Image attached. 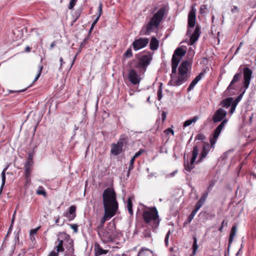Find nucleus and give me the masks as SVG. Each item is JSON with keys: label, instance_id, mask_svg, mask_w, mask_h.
I'll return each instance as SVG.
<instances>
[{"label": "nucleus", "instance_id": "1", "mask_svg": "<svg viewBox=\"0 0 256 256\" xmlns=\"http://www.w3.org/2000/svg\"><path fill=\"white\" fill-rule=\"evenodd\" d=\"M104 215L99 222L104 225L105 222L116 215L118 204L116 199V194L112 188H106L102 194Z\"/></svg>", "mask_w": 256, "mask_h": 256}, {"label": "nucleus", "instance_id": "2", "mask_svg": "<svg viewBox=\"0 0 256 256\" xmlns=\"http://www.w3.org/2000/svg\"><path fill=\"white\" fill-rule=\"evenodd\" d=\"M192 64L188 60L182 62L178 69V76L170 74V80L168 85L178 86L186 82L188 78V72L191 69Z\"/></svg>", "mask_w": 256, "mask_h": 256}, {"label": "nucleus", "instance_id": "3", "mask_svg": "<svg viewBox=\"0 0 256 256\" xmlns=\"http://www.w3.org/2000/svg\"><path fill=\"white\" fill-rule=\"evenodd\" d=\"M228 120L226 119L224 120L216 128L214 133L210 137V144L208 142H204L202 148V150L200 154V160H202L206 158L208 154L210 148H214L218 138L221 133V132L225 125L228 122Z\"/></svg>", "mask_w": 256, "mask_h": 256}, {"label": "nucleus", "instance_id": "4", "mask_svg": "<svg viewBox=\"0 0 256 256\" xmlns=\"http://www.w3.org/2000/svg\"><path fill=\"white\" fill-rule=\"evenodd\" d=\"M166 7L162 6L150 18L149 22L144 26L141 30L142 34L149 35L152 32H154L160 25L163 18L166 14Z\"/></svg>", "mask_w": 256, "mask_h": 256}, {"label": "nucleus", "instance_id": "5", "mask_svg": "<svg viewBox=\"0 0 256 256\" xmlns=\"http://www.w3.org/2000/svg\"><path fill=\"white\" fill-rule=\"evenodd\" d=\"M196 10L192 9L188 14V24L186 34L190 36V44L193 45L198 39L200 34V28L197 25L194 32L191 34L190 28H194L196 24Z\"/></svg>", "mask_w": 256, "mask_h": 256}, {"label": "nucleus", "instance_id": "6", "mask_svg": "<svg viewBox=\"0 0 256 256\" xmlns=\"http://www.w3.org/2000/svg\"><path fill=\"white\" fill-rule=\"evenodd\" d=\"M142 217L144 222L153 230H156L161 220L158 216V211L155 206L148 208L142 212Z\"/></svg>", "mask_w": 256, "mask_h": 256}, {"label": "nucleus", "instance_id": "7", "mask_svg": "<svg viewBox=\"0 0 256 256\" xmlns=\"http://www.w3.org/2000/svg\"><path fill=\"white\" fill-rule=\"evenodd\" d=\"M98 235L104 244L113 242L116 236L114 228H106L102 230H99L98 232Z\"/></svg>", "mask_w": 256, "mask_h": 256}, {"label": "nucleus", "instance_id": "8", "mask_svg": "<svg viewBox=\"0 0 256 256\" xmlns=\"http://www.w3.org/2000/svg\"><path fill=\"white\" fill-rule=\"evenodd\" d=\"M152 60V56L150 52H148L140 54L136 64L138 68H146L150 64Z\"/></svg>", "mask_w": 256, "mask_h": 256}, {"label": "nucleus", "instance_id": "9", "mask_svg": "<svg viewBox=\"0 0 256 256\" xmlns=\"http://www.w3.org/2000/svg\"><path fill=\"white\" fill-rule=\"evenodd\" d=\"M198 146H195L193 148L192 152V158H191L190 162H189L188 161L184 162V168L188 172H190L192 169L194 168V164L197 158L198 154Z\"/></svg>", "mask_w": 256, "mask_h": 256}, {"label": "nucleus", "instance_id": "10", "mask_svg": "<svg viewBox=\"0 0 256 256\" xmlns=\"http://www.w3.org/2000/svg\"><path fill=\"white\" fill-rule=\"evenodd\" d=\"M149 42L148 38H140L135 39L132 43V48L135 51H137L146 47Z\"/></svg>", "mask_w": 256, "mask_h": 256}, {"label": "nucleus", "instance_id": "11", "mask_svg": "<svg viewBox=\"0 0 256 256\" xmlns=\"http://www.w3.org/2000/svg\"><path fill=\"white\" fill-rule=\"evenodd\" d=\"M244 74L243 88L246 90L250 85L252 76V70L248 67H245L242 70Z\"/></svg>", "mask_w": 256, "mask_h": 256}, {"label": "nucleus", "instance_id": "12", "mask_svg": "<svg viewBox=\"0 0 256 256\" xmlns=\"http://www.w3.org/2000/svg\"><path fill=\"white\" fill-rule=\"evenodd\" d=\"M226 112L222 108H220L216 111L212 118V120L214 123L220 122L226 119ZM228 120V119L226 118Z\"/></svg>", "mask_w": 256, "mask_h": 256}, {"label": "nucleus", "instance_id": "13", "mask_svg": "<svg viewBox=\"0 0 256 256\" xmlns=\"http://www.w3.org/2000/svg\"><path fill=\"white\" fill-rule=\"evenodd\" d=\"M128 78L130 82L134 85L138 84L141 80L137 72L133 69L129 70Z\"/></svg>", "mask_w": 256, "mask_h": 256}, {"label": "nucleus", "instance_id": "14", "mask_svg": "<svg viewBox=\"0 0 256 256\" xmlns=\"http://www.w3.org/2000/svg\"><path fill=\"white\" fill-rule=\"evenodd\" d=\"M122 142L118 141L116 144H113L112 145L111 153L114 156L119 154L122 152Z\"/></svg>", "mask_w": 256, "mask_h": 256}, {"label": "nucleus", "instance_id": "15", "mask_svg": "<svg viewBox=\"0 0 256 256\" xmlns=\"http://www.w3.org/2000/svg\"><path fill=\"white\" fill-rule=\"evenodd\" d=\"M76 206H72L69 208L68 212L64 214V216L66 217L70 220H73L76 216Z\"/></svg>", "mask_w": 256, "mask_h": 256}, {"label": "nucleus", "instance_id": "16", "mask_svg": "<svg viewBox=\"0 0 256 256\" xmlns=\"http://www.w3.org/2000/svg\"><path fill=\"white\" fill-rule=\"evenodd\" d=\"M94 251L95 256H100L102 254H106L108 252V250H104L101 248L100 244L97 242L94 244Z\"/></svg>", "mask_w": 256, "mask_h": 256}, {"label": "nucleus", "instance_id": "17", "mask_svg": "<svg viewBox=\"0 0 256 256\" xmlns=\"http://www.w3.org/2000/svg\"><path fill=\"white\" fill-rule=\"evenodd\" d=\"M242 70H241L240 72L236 73L234 76L232 80L230 85L228 86L227 88V90H234V88L233 86V84L238 82L240 78H242Z\"/></svg>", "mask_w": 256, "mask_h": 256}, {"label": "nucleus", "instance_id": "18", "mask_svg": "<svg viewBox=\"0 0 256 256\" xmlns=\"http://www.w3.org/2000/svg\"><path fill=\"white\" fill-rule=\"evenodd\" d=\"M203 75L204 73L200 72L192 80L187 89L188 92H190L194 89L195 86L201 80Z\"/></svg>", "mask_w": 256, "mask_h": 256}, {"label": "nucleus", "instance_id": "19", "mask_svg": "<svg viewBox=\"0 0 256 256\" xmlns=\"http://www.w3.org/2000/svg\"><path fill=\"white\" fill-rule=\"evenodd\" d=\"M158 46L159 41L154 36L152 37L150 44V49L152 50H156L158 48Z\"/></svg>", "mask_w": 256, "mask_h": 256}, {"label": "nucleus", "instance_id": "20", "mask_svg": "<svg viewBox=\"0 0 256 256\" xmlns=\"http://www.w3.org/2000/svg\"><path fill=\"white\" fill-rule=\"evenodd\" d=\"M98 16H96V18L94 20V21L92 22V23L91 25V26H90V32H91L94 29L95 25L96 24L99 20V18L102 14V3H100L99 4V6L98 7Z\"/></svg>", "mask_w": 256, "mask_h": 256}, {"label": "nucleus", "instance_id": "21", "mask_svg": "<svg viewBox=\"0 0 256 256\" xmlns=\"http://www.w3.org/2000/svg\"><path fill=\"white\" fill-rule=\"evenodd\" d=\"M32 164V163L29 162H26L24 164V175H26L28 178V174H30Z\"/></svg>", "mask_w": 256, "mask_h": 256}, {"label": "nucleus", "instance_id": "22", "mask_svg": "<svg viewBox=\"0 0 256 256\" xmlns=\"http://www.w3.org/2000/svg\"><path fill=\"white\" fill-rule=\"evenodd\" d=\"M8 166H6L3 170L2 171V174H1V175H2V185H1V186L0 188V194H1L2 193V188H3V187L4 186V184L6 183V170H8Z\"/></svg>", "mask_w": 256, "mask_h": 256}, {"label": "nucleus", "instance_id": "23", "mask_svg": "<svg viewBox=\"0 0 256 256\" xmlns=\"http://www.w3.org/2000/svg\"><path fill=\"white\" fill-rule=\"evenodd\" d=\"M232 100L233 98L232 97H230L222 100L220 104L222 107L228 108L231 106Z\"/></svg>", "mask_w": 256, "mask_h": 256}, {"label": "nucleus", "instance_id": "24", "mask_svg": "<svg viewBox=\"0 0 256 256\" xmlns=\"http://www.w3.org/2000/svg\"><path fill=\"white\" fill-rule=\"evenodd\" d=\"M186 54V50L182 48H178L174 52L173 55L176 56L180 58L184 56Z\"/></svg>", "mask_w": 256, "mask_h": 256}, {"label": "nucleus", "instance_id": "25", "mask_svg": "<svg viewBox=\"0 0 256 256\" xmlns=\"http://www.w3.org/2000/svg\"><path fill=\"white\" fill-rule=\"evenodd\" d=\"M199 118L197 116H194L192 119L187 120L183 124V127L186 128L190 126L192 123H195Z\"/></svg>", "mask_w": 256, "mask_h": 256}, {"label": "nucleus", "instance_id": "26", "mask_svg": "<svg viewBox=\"0 0 256 256\" xmlns=\"http://www.w3.org/2000/svg\"><path fill=\"white\" fill-rule=\"evenodd\" d=\"M236 228H237L236 226H233L231 228L230 237L228 239L229 244H230L233 241L234 238L236 234Z\"/></svg>", "mask_w": 256, "mask_h": 256}, {"label": "nucleus", "instance_id": "27", "mask_svg": "<svg viewBox=\"0 0 256 256\" xmlns=\"http://www.w3.org/2000/svg\"><path fill=\"white\" fill-rule=\"evenodd\" d=\"M62 236H60V237L58 238V245L56 246V250L58 252H64V248H63V240H61L60 239V237Z\"/></svg>", "mask_w": 256, "mask_h": 256}, {"label": "nucleus", "instance_id": "28", "mask_svg": "<svg viewBox=\"0 0 256 256\" xmlns=\"http://www.w3.org/2000/svg\"><path fill=\"white\" fill-rule=\"evenodd\" d=\"M36 193L38 195H42L44 197L46 196V192L44 188L42 186H38Z\"/></svg>", "mask_w": 256, "mask_h": 256}, {"label": "nucleus", "instance_id": "29", "mask_svg": "<svg viewBox=\"0 0 256 256\" xmlns=\"http://www.w3.org/2000/svg\"><path fill=\"white\" fill-rule=\"evenodd\" d=\"M127 208L128 212V213L130 215H132L133 211H132V201L130 198H128L127 202Z\"/></svg>", "mask_w": 256, "mask_h": 256}, {"label": "nucleus", "instance_id": "30", "mask_svg": "<svg viewBox=\"0 0 256 256\" xmlns=\"http://www.w3.org/2000/svg\"><path fill=\"white\" fill-rule=\"evenodd\" d=\"M192 238H193V244H192V251H193V254H195V252H196L198 248V246L197 244V239H196V238L195 236H193L192 237Z\"/></svg>", "mask_w": 256, "mask_h": 256}, {"label": "nucleus", "instance_id": "31", "mask_svg": "<svg viewBox=\"0 0 256 256\" xmlns=\"http://www.w3.org/2000/svg\"><path fill=\"white\" fill-rule=\"evenodd\" d=\"M197 212H198V211L196 210H194L192 212L191 214L188 216V219L186 220L187 224H189L192 222V220L194 218V216H195V215L196 214Z\"/></svg>", "mask_w": 256, "mask_h": 256}, {"label": "nucleus", "instance_id": "32", "mask_svg": "<svg viewBox=\"0 0 256 256\" xmlns=\"http://www.w3.org/2000/svg\"><path fill=\"white\" fill-rule=\"evenodd\" d=\"M180 60V58L173 55L172 59V64L178 66Z\"/></svg>", "mask_w": 256, "mask_h": 256}, {"label": "nucleus", "instance_id": "33", "mask_svg": "<svg viewBox=\"0 0 256 256\" xmlns=\"http://www.w3.org/2000/svg\"><path fill=\"white\" fill-rule=\"evenodd\" d=\"M82 12V8H79L74 13V16L75 18L74 22H76L80 16Z\"/></svg>", "mask_w": 256, "mask_h": 256}, {"label": "nucleus", "instance_id": "34", "mask_svg": "<svg viewBox=\"0 0 256 256\" xmlns=\"http://www.w3.org/2000/svg\"><path fill=\"white\" fill-rule=\"evenodd\" d=\"M124 56L126 58H131L132 56V52L130 48L127 49L126 52L124 54Z\"/></svg>", "mask_w": 256, "mask_h": 256}, {"label": "nucleus", "instance_id": "35", "mask_svg": "<svg viewBox=\"0 0 256 256\" xmlns=\"http://www.w3.org/2000/svg\"><path fill=\"white\" fill-rule=\"evenodd\" d=\"M208 192H206L204 193L198 200L200 202H201L202 204H204L208 196Z\"/></svg>", "mask_w": 256, "mask_h": 256}, {"label": "nucleus", "instance_id": "36", "mask_svg": "<svg viewBox=\"0 0 256 256\" xmlns=\"http://www.w3.org/2000/svg\"><path fill=\"white\" fill-rule=\"evenodd\" d=\"M208 192H206L204 193L198 200L200 202H201L202 204H204L208 196Z\"/></svg>", "mask_w": 256, "mask_h": 256}, {"label": "nucleus", "instance_id": "37", "mask_svg": "<svg viewBox=\"0 0 256 256\" xmlns=\"http://www.w3.org/2000/svg\"><path fill=\"white\" fill-rule=\"evenodd\" d=\"M206 139V136L202 134H198L195 138V140H199L203 141Z\"/></svg>", "mask_w": 256, "mask_h": 256}, {"label": "nucleus", "instance_id": "38", "mask_svg": "<svg viewBox=\"0 0 256 256\" xmlns=\"http://www.w3.org/2000/svg\"><path fill=\"white\" fill-rule=\"evenodd\" d=\"M244 89L243 91L238 95V96L234 100L237 102H239L243 97L244 94L245 93L246 90L245 88H242Z\"/></svg>", "mask_w": 256, "mask_h": 256}, {"label": "nucleus", "instance_id": "39", "mask_svg": "<svg viewBox=\"0 0 256 256\" xmlns=\"http://www.w3.org/2000/svg\"><path fill=\"white\" fill-rule=\"evenodd\" d=\"M78 0H70L69 5L68 6V9L72 10L75 6Z\"/></svg>", "mask_w": 256, "mask_h": 256}, {"label": "nucleus", "instance_id": "40", "mask_svg": "<svg viewBox=\"0 0 256 256\" xmlns=\"http://www.w3.org/2000/svg\"><path fill=\"white\" fill-rule=\"evenodd\" d=\"M42 69H43V66H39L38 72L37 74V75L36 76V78H34V82H36L39 78L40 77V76L41 75V73H42Z\"/></svg>", "mask_w": 256, "mask_h": 256}, {"label": "nucleus", "instance_id": "41", "mask_svg": "<svg viewBox=\"0 0 256 256\" xmlns=\"http://www.w3.org/2000/svg\"><path fill=\"white\" fill-rule=\"evenodd\" d=\"M135 159L132 158L130 160V165L128 166V172L134 168V162ZM129 173H128V174Z\"/></svg>", "mask_w": 256, "mask_h": 256}, {"label": "nucleus", "instance_id": "42", "mask_svg": "<svg viewBox=\"0 0 256 256\" xmlns=\"http://www.w3.org/2000/svg\"><path fill=\"white\" fill-rule=\"evenodd\" d=\"M144 149H140L138 152H136L135 154L132 157L134 158L136 160L138 156L141 155L143 152H144Z\"/></svg>", "mask_w": 256, "mask_h": 256}, {"label": "nucleus", "instance_id": "43", "mask_svg": "<svg viewBox=\"0 0 256 256\" xmlns=\"http://www.w3.org/2000/svg\"><path fill=\"white\" fill-rule=\"evenodd\" d=\"M170 230H168V232L167 234H166V237L164 238V243H165L166 246H168V238H169V236H170Z\"/></svg>", "mask_w": 256, "mask_h": 256}, {"label": "nucleus", "instance_id": "44", "mask_svg": "<svg viewBox=\"0 0 256 256\" xmlns=\"http://www.w3.org/2000/svg\"><path fill=\"white\" fill-rule=\"evenodd\" d=\"M203 205L202 204L201 202H200L199 200L196 203L194 206V208L196 210L198 211V210Z\"/></svg>", "mask_w": 256, "mask_h": 256}, {"label": "nucleus", "instance_id": "45", "mask_svg": "<svg viewBox=\"0 0 256 256\" xmlns=\"http://www.w3.org/2000/svg\"><path fill=\"white\" fill-rule=\"evenodd\" d=\"M178 66L172 64V75L176 76V72Z\"/></svg>", "mask_w": 256, "mask_h": 256}, {"label": "nucleus", "instance_id": "46", "mask_svg": "<svg viewBox=\"0 0 256 256\" xmlns=\"http://www.w3.org/2000/svg\"><path fill=\"white\" fill-rule=\"evenodd\" d=\"M207 10L206 6V5H202L200 8V12L201 14H204L206 12V10Z\"/></svg>", "mask_w": 256, "mask_h": 256}, {"label": "nucleus", "instance_id": "47", "mask_svg": "<svg viewBox=\"0 0 256 256\" xmlns=\"http://www.w3.org/2000/svg\"><path fill=\"white\" fill-rule=\"evenodd\" d=\"M214 182H212V181H210V182L209 185H208V187L207 188V190L208 191L206 192H208V193L209 192H210L212 190V188L214 187Z\"/></svg>", "mask_w": 256, "mask_h": 256}, {"label": "nucleus", "instance_id": "48", "mask_svg": "<svg viewBox=\"0 0 256 256\" xmlns=\"http://www.w3.org/2000/svg\"><path fill=\"white\" fill-rule=\"evenodd\" d=\"M33 156H34V154L32 153H29L28 154V158H27L26 162H31L33 164V160H32Z\"/></svg>", "mask_w": 256, "mask_h": 256}, {"label": "nucleus", "instance_id": "49", "mask_svg": "<svg viewBox=\"0 0 256 256\" xmlns=\"http://www.w3.org/2000/svg\"><path fill=\"white\" fill-rule=\"evenodd\" d=\"M103 227H104V225L102 224L100 222H98L96 226L97 232H98L99 230L100 231V230H104L105 228H104Z\"/></svg>", "mask_w": 256, "mask_h": 256}, {"label": "nucleus", "instance_id": "50", "mask_svg": "<svg viewBox=\"0 0 256 256\" xmlns=\"http://www.w3.org/2000/svg\"><path fill=\"white\" fill-rule=\"evenodd\" d=\"M162 98V89L160 88L158 91V100H160Z\"/></svg>", "mask_w": 256, "mask_h": 256}, {"label": "nucleus", "instance_id": "51", "mask_svg": "<svg viewBox=\"0 0 256 256\" xmlns=\"http://www.w3.org/2000/svg\"><path fill=\"white\" fill-rule=\"evenodd\" d=\"M143 234L145 238H150V236L151 234L150 230H145L143 232Z\"/></svg>", "mask_w": 256, "mask_h": 256}, {"label": "nucleus", "instance_id": "52", "mask_svg": "<svg viewBox=\"0 0 256 256\" xmlns=\"http://www.w3.org/2000/svg\"><path fill=\"white\" fill-rule=\"evenodd\" d=\"M164 132L166 133V134H172V135L174 134V131L173 130H172V128H168L167 129H166L165 130H164Z\"/></svg>", "mask_w": 256, "mask_h": 256}, {"label": "nucleus", "instance_id": "53", "mask_svg": "<svg viewBox=\"0 0 256 256\" xmlns=\"http://www.w3.org/2000/svg\"><path fill=\"white\" fill-rule=\"evenodd\" d=\"M70 228L74 230V232H77L78 230V226L76 224H70Z\"/></svg>", "mask_w": 256, "mask_h": 256}, {"label": "nucleus", "instance_id": "54", "mask_svg": "<svg viewBox=\"0 0 256 256\" xmlns=\"http://www.w3.org/2000/svg\"><path fill=\"white\" fill-rule=\"evenodd\" d=\"M39 228H40L38 227L37 228L31 230L30 232V234H36L37 233L38 230Z\"/></svg>", "mask_w": 256, "mask_h": 256}, {"label": "nucleus", "instance_id": "55", "mask_svg": "<svg viewBox=\"0 0 256 256\" xmlns=\"http://www.w3.org/2000/svg\"><path fill=\"white\" fill-rule=\"evenodd\" d=\"M58 252L57 250L56 252L52 251L50 253L48 256H58Z\"/></svg>", "mask_w": 256, "mask_h": 256}, {"label": "nucleus", "instance_id": "56", "mask_svg": "<svg viewBox=\"0 0 256 256\" xmlns=\"http://www.w3.org/2000/svg\"><path fill=\"white\" fill-rule=\"evenodd\" d=\"M166 112H163L162 114V122H164V120L166 119Z\"/></svg>", "mask_w": 256, "mask_h": 256}, {"label": "nucleus", "instance_id": "57", "mask_svg": "<svg viewBox=\"0 0 256 256\" xmlns=\"http://www.w3.org/2000/svg\"><path fill=\"white\" fill-rule=\"evenodd\" d=\"M24 176L26 180V182L27 184L29 183L30 182V174H28V178L26 176V175H24Z\"/></svg>", "mask_w": 256, "mask_h": 256}, {"label": "nucleus", "instance_id": "58", "mask_svg": "<svg viewBox=\"0 0 256 256\" xmlns=\"http://www.w3.org/2000/svg\"><path fill=\"white\" fill-rule=\"evenodd\" d=\"M231 106V108H230V114H232L235 111V110H236V107H234V106Z\"/></svg>", "mask_w": 256, "mask_h": 256}, {"label": "nucleus", "instance_id": "59", "mask_svg": "<svg viewBox=\"0 0 256 256\" xmlns=\"http://www.w3.org/2000/svg\"><path fill=\"white\" fill-rule=\"evenodd\" d=\"M177 172L176 170L173 172H172L168 174L166 177H172L174 176V174Z\"/></svg>", "mask_w": 256, "mask_h": 256}, {"label": "nucleus", "instance_id": "60", "mask_svg": "<svg viewBox=\"0 0 256 256\" xmlns=\"http://www.w3.org/2000/svg\"><path fill=\"white\" fill-rule=\"evenodd\" d=\"M12 224H10V228H9V229H8V233H7V234L6 236L7 237L8 236V235L11 233L12 232Z\"/></svg>", "mask_w": 256, "mask_h": 256}, {"label": "nucleus", "instance_id": "61", "mask_svg": "<svg viewBox=\"0 0 256 256\" xmlns=\"http://www.w3.org/2000/svg\"><path fill=\"white\" fill-rule=\"evenodd\" d=\"M238 102H237L235 100H232V104H231V106H234V107H236V106L238 105Z\"/></svg>", "mask_w": 256, "mask_h": 256}, {"label": "nucleus", "instance_id": "62", "mask_svg": "<svg viewBox=\"0 0 256 256\" xmlns=\"http://www.w3.org/2000/svg\"><path fill=\"white\" fill-rule=\"evenodd\" d=\"M144 254V252L143 251V250L142 249L138 252V256H142Z\"/></svg>", "mask_w": 256, "mask_h": 256}, {"label": "nucleus", "instance_id": "63", "mask_svg": "<svg viewBox=\"0 0 256 256\" xmlns=\"http://www.w3.org/2000/svg\"><path fill=\"white\" fill-rule=\"evenodd\" d=\"M226 225H227V222L225 220H224L222 222L221 226H222L224 227V226H226Z\"/></svg>", "mask_w": 256, "mask_h": 256}, {"label": "nucleus", "instance_id": "64", "mask_svg": "<svg viewBox=\"0 0 256 256\" xmlns=\"http://www.w3.org/2000/svg\"><path fill=\"white\" fill-rule=\"evenodd\" d=\"M56 45V43H55V42H53L51 44H50V48H52Z\"/></svg>", "mask_w": 256, "mask_h": 256}]
</instances>
